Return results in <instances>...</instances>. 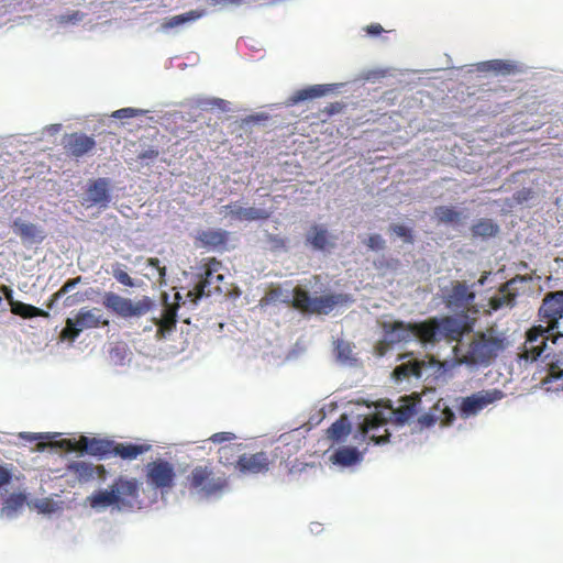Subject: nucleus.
I'll return each mask as SVG.
<instances>
[{
  "instance_id": "f704fd0d",
  "label": "nucleus",
  "mask_w": 563,
  "mask_h": 563,
  "mask_svg": "<svg viewBox=\"0 0 563 563\" xmlns=\"http://www.w3.org/2000/svg\"><path fill=\"white\" fill-rule=\"evenodd\" d=\"M290 305H292V308L302 312L308 313L311 305H313V298H310L309 292L306 290L295 287L292 291V301H290Z\"/></svg>"
},
{
  "instance_id": "6ab92c4d",
  "label": "nucleus",
  "mask_w": 563,
  "mask_h": 563,
  "mask_svg": "<svg viewBox=\"0 0 563 563\" xmlns=\"http://www.w3.org/2000/svg\"><path fill=\"white\" fill-rule=\"evenodd\" d=\"M67 473L75 476L77 483H88L96 478V475L104 474L103 466H95L86 461H73L67 465Z\"/></svg>"
},
{
  "instance_id": "c756f323",
  "label": "nucleus",
  "mask_w": 563,
  "mask_h": 563,
  "mask_svg": "<svg viewBox=\"0 0 563 563\" xmlns=\"http://www.w3.org/2000/svg\"><path fill=\"white\" fill-rule=\"evenodd\" d=\"M362 454L353 446H344L334 452L332 460L334 464L350 466L361 462Z\"/></svg>"
},
{
  "instance_id": "2f4dec72",
  "label": "nucleus",
  "mask_w": 563,
  "mask_h": 563,
  "mask_svg": "<svg viewBox=\"0 0 563 563\" xmlns=\"http://www.w3.org/2000/svg\"><path fill=\"white\" fill-rule=\"evenodd\" d=\"M516 302V295L508 290V284L500 287L499 292L490 298L488 306L492 310H498L500 308H512Z\"/></svg>"
},
{
  "instance_id": "1a4fd4ad",
  "label": "nucleus",
  "mask_w": 563,
  "mask_h": 563,
  "mask_svg": "<svg viewBox=\"0 0 563 563\" xmlns=\"http://www.w3.org/2000/svg\"><path fill=\"white\" fill-rule=\"evenodd\" d=\"M563 318V290L544 295L539 307V319L544 328L558 329V322Z\"/></svg>"
},
{
  "instance_id": "7ed1b4c3",
  "label": "nucleus",
  "mask_w": 563,
  "mask_h": 563,
  "mask_svg": "<svg viewBox=\"0 0 563 563\" xmlns=\"http://www.w3.org/2000/svg\"><path fill=\"white\" fill-rule=\"evenodd\" d=\"M223 269L222 262L216 257H209L203 263L202 278L195 287L196 298L219 294L227 296L231 292L230 284L227 277L221 273Z\"/></svg>"
},
{
  "instance_id": "09e8293b",
  "label": "nucleus",
  "mask_w": 563,
  "mask_h": 563,
  "mask_svg": "<svg viewBox=\"0 0 563 563\" xmlns=\"http://www.w3.org/2000/svg\"><path fill=\"white\" fill-rule=\"evenodd\" d=\"M91 442V438H87L85 435H80L79 439L73 440L71 452H80L84 453L87 451L89 443Z\"/></svg>"
},
{
  "instance_id": "0eeeda50",
  "label": "nucleus",
  "mask_w": 563,
  "mask_h": 563,
  "mask_svg": "<svg viewBox=\"0 0 563 563\" xmlns=\"http://www.w3.org/2000/svg\"><path fill=\"white\" fill-rule=\"evenodd\" d=\"M103 307L121 318H132L144 316L152 309L153 302L151 298L143 297L134 303L115 292H104Z\"/></svg>"
},
{
  "instance_id": "3c124183",
  "label": "nucleus",
  "mask_w": 563,
  "mask_h": 563,
  "mask_svg": "<svg viewBox=\"0 0 563 563\" xmlns=\"http://www.w3.org/2000/svg\"><path fill=\"white\" fill-rule=\"evenodd\" d=\"M384 430V433L383 434H379L378 432H369L368 435H364V437H368L369 440L374 441L375 444L379 445L382 443H385L388 441V432H386V429H382Z\"/></svg>"
},
{
  "instance_id": "4c0bfd02",
  "label": "nucleus",
  "mask_w": 563,
  "mask_h": 563,
  "mask_svg": "<svg viewBox=\"0 0 563 563\" xmlns=\"http://www.w3.org/2000/svg\"><path fill=\"white\" fill-rule=\"evenodd\" d=\"M308 242L314 250H325L329 245V232L322 227L314 225L310 229Z\"/></svg>"
},
{
  "instance_id": "f257e3e1",
  "label": "nucleus",
  "mask_w": 563,
  "mask_h": 563,
  "mask_svg": "<svg viewBox=\"0 0 563 563\" xmlns=\"http://www.w3.org/2000/svg\"><path fill=\"white\" fill-rule=\"evenodd\" d=\"M453 352L461 364L488 367L507 349V338L503 332L488 329L475 332L468 342L456 341Z\"/></svg>"
},
{
  "instance_id": "a18cd8bd",
  "label": "nucleus",
  "mask_w": 563,
  "mask_h": 563,
  "mask_svg": "<svg viewBox=\"0 0 563 563\" xmlns=\"http://www.w3.org/2000/svg\"><path fill=\"white\" fill-rule=\"evenodd\" d=\"M389 230H391V232H394L398 238L404 239L405 242L409 244L413 243L412 231L409 228L401 224H393L389 227Z\"/></svg>"
},
{
  "instance_id": "39448f33",
  "label": "nucleus",
  "mask_w": 563,
  "mask_h": 563,
  "mask_svg": "<svg viewBox=\"0 0 563 563\" xmlns=\"http://www.w3.org/2000/svg\"><path fill=\"white\" fill-rule=\"evenodd\" d=\"M554 330L556 329H548V327L542 324L531 327L527 332V340L523 343L522 352L519 354L520 360L534 362L548 357L549 353H545L548 349L545 342L550 338H552V342H555L558 338H563L562 333L554 334Z\"/></svg>"
},
{
  "instance_id": "4468645a",
  "label": "nucleus",
  "mask_w": 563,
  "mask_h": 563,
  "mask_svg": "<svg viewBox=\"0 0 563 563\" xmlns=\"http://www.w3.org/2000/svg\"><path fill=\"white\" fill-rule=\"evenodd\" d=\"M96 147V141L92 136H88L81 132H73L64 137V151L67 155L75 158H81L85 154L91 152Z\"/></svg>"
},
{
  "instance_id": "8fccbe9b",
  "label": "nucleus",
  "mask_w": 563,
  "mask_h": 563,
  "mask_svg": "<svg viewBox=\"0 0 563 563\" xmlns=\"http://www.w3.org/2000/svg\"><path fill=\"white\" fill-rule=\"evenodd\" d=\"M233 439H235L233 432H216L210 437V441L214 443L231 442Z\"/></svg>"
},
{
  "instance_id": "680f3d73",
  "label": "nucleus",
  "mask_w": 563,
  "mask_h": 563,
  "mask_svg": "<svg viewBox=\"0 0 563 563\" xmlns=\"http://www.w3.org/2000/svg\"><path fill=\"white\" fill-rule=\"evenodd\" d=\"M56 446H58L60 449H65L67 451H71L73 440L71 439H63V440L56 442Z\"/></svg>"
},
{
  "instance_id": "49530a36",
  "label": "nucleus",
  "mask_w": 563,
  "mask_h": 563,
  "mask_svg": "<svg viewBox=\"0 0 563 563\" xmlns=\"http://www.w3.org/2000/svg\"><path fill=\"white\" fill-rule=\"evenodd\" d=\"M112 276H114L115 280L123 286L133 287V280L126 272L122 271L119 265L112 268Z\"/></svg>"
},
{
  "instance_id": "6e6d98bb",
  "label": "nucleus",
  "mask_w": 563,
  "mask_h": 563,
  "mask_svg": "<svg viewBox=\"0 0 563 563\" xmlns=\"http://www.w3.org/2000/svg\"><path fill=\"white\" fill-rule=\"evenodd\" d=\"M53 506H54V504L49 499H44V500L40 501L38 504H36V508H38V510L43 514L52 512Z\"/></svg>"
},
{
  "instance_id": "37998d69",
  "label": "nucleus",
  "mask_w": 563,
  "mask_h": 563,
  "mask_svg": "<svg viewBox=\"0 0 563 563\" xmlns=\"http://www.w3.org/2000/svg\"><path fill=\"white\" fill-rule=\"evenodd\" d=\"M382 429H385L383 427V420L377 418V416L364 418V421L361 423L362 435H368L371 432Z\"/></svg>"
},
{
  "instance_id": "052dcab7",
  "label": "nucleus",
  "mask_w": 563,
  "mask_h": 563,
  "mask_svg": "<svg viewBox=\"0 0 563 563\" xmlns=\"http://www.w3.org/2000/svg\"><path fill=\"white\" fill-rule=\"evenodd\" d=\"M147 265L151 266V267H156L158 268L159 271V276H164L165 275V267H159V260L156 258V257H151L147 260Z\"/></svg>"
},
{
  "instance_id": "bb28decb",
  "label": "nucleus",
  "mask_w": 563,
  "mask_h": 563,
  "mask_svg": "<svg viewBox=\"0 0 563 563\" xmlns=\"http://www.w3.org/2000/svg\"><path fill=\"white\" fill-rule=\"evenodd\" d=\"M478 70L481 73H494L497 75L510 76L517 73V66L509 60L493 59L479 63Z\"/></svg>"
},
{
  "instance_id": "72a5a7b5",
  "label": "nucleus",
  "mask_w": 563,
  "mask_h": 563,
  "mask_svg": "<svg viewBox=\"0 0 563 563\" xmlns=\"http://www.w3.org/2000/svg\"><path fill=\"white\" fill-rule=\"evenodd\" d=\"M241 451L242 444H225L218 450L219 462L225 466L235 465V461L242 456Z\"/></svg>"
},
{
  "instance_id": "473e14b6",
  "label": "nucleus",
  "mask_w": 563,
  "mask_h": 563,
  "mask_svg": "<svg viewBox=\"0 0 563 563\" xmlns=\"http://www.w3.org/2000/svg\"><path fill=\"white\" fill-rule=\"evenodd\" d=\"M203 11L199 10H191L185 14H176L169 19H166L163 23V29L170 30L174 27H177L179 25H184L186 23H189L191 21H196L200 18H202Z\"/></svg>"
},
{
  "instance_id": "79ce46f5",
  "label": "nucleus",
  "mask_w": 563,
  "mask_h": 563,
  "mask_svg": "<svg viewBox=\"0 0 563 563\" xmlns=\"http://www.w3.org/2000/svg\"><path fill=\"white\" fill-rule=\"evenodd\" d=\"M334 353H336L338 360L347 362L353 358V349L351 344L344 340H338L334 343Z\"/></svg>"
},
{
  "instance_id": "ddd939ff",
  "label": "nucleus",
  "mask_w": 563,
  "mask_h": 563,
  "mask_svg": "<svg viewBox=\"0 0 563 563\" xmlns=\"http://www.w3.org/2000/svg\"><path fill=\"white\" fill-rule=\"evenodd\" d=\"M234 466L235 470L243 474H264L269 471L271 459L264 451L255 454L243 453L239 455Z\"/></svg>"
},
{
  "instance_id": "338daca9",
  "label": "nucleus",
  "mask_w": 563,
  "mask_h": 563,
  "mask_svg": "<svg viewBox=\"0 0 563 563\" xmlns=\"http://www.w3.org/2000/svg\"><path fill=\"white\" fill-rule=\"evenodd\" d=\"M276 294H278V291H274L273 295H271V298H275Z\"/></svg>"
},
{
  "instance_id": "b1692460",
  "label": "nucleus",
  "mask_w": 563,
  "mask_h": 563,
  "mask_svg": "<svg viewBox=\"0 0 563 563\" xmlns=\"http://www.w3.org/2000/svg\"><path fill=\"white\" fill-rule=\"evenodd\" d=\"M151 451V444L117 443L112 446L110 456H119L132 461L139 455Z\"/></svg>"
},
{
  "instance_id": "f03ea898",
  "label": "nucleus",
  "mask_w": 563,
  "mask_h": 563,
  "mask_svg": "<svg viewBox=\"0 0 563 563\" xmlns=\"http://www.w3.org/2000/svg\"><path fill=\"white\" fill-rule=\"evenodd\" d=\"M413 338L421 344H434L441 340L460 342L468 331V325L462 320L446 316L442 318H429L421 322L411 323Z\"/></svg>"
},
{
  "instance_id": "412c9836",
  "label": "nucleus",
  "mask_w": 563,
  "mask_h": 563,
  "mask_svg": "<svg viewBox=\"0 0 563 563\" xmlns=\"http://www.w3.org/2000/svg\"><path fill=\"white\" fill-rule=\"evenodd\" d=\"M109 180L99 178L90 181L87 187V202L91 206H100L106 208L109 203Z\"/></svg>"
},
{
  "instance_id": "ea45409f",
  "label": "nucleus",
  "mask_w": 563,
  "mask_h": 563,
  "mask_svg": "<svg viewBox=\"0 0 563 563\" xmlns=\"http://www.w3.org/2000/svg\"><path fill=\"white\" fill-rule=\"evenodd\" d=\"M350 433V423L345 416H341L332 426L328 429L329 439L333 441H341L344 437Z\"/></svg>"
},
{
  "instance_id": "774afa93",
  "label": "nucleus",
  "mask_w": 563,
  "mask_h": 563,
  "mask_svg": "<svg viewBox=\"0 0 563 563\" xmlns=\"http://www.w3.org/2000/svg\"><path fill=\"white\" fill-rule=\"evenodd\" d=\"M40 450H43L45 448V444H38Z\"/></svg>"
},
{
  "instance_id": "6e6552de",
  "label": "nucleus",
  "mask_w": 563,
  "mask_h": 563,
  "mask_svg": "<svg viewBox=\"0 0 563 563\" xmlns=\"http://www.w3.org/2000/svg\"><path fill=\"white\" fill-rule=\"evenodd\" d=\"M175 467L163 459L146 464V483L156 489L172 488L175 483Z\"/></svg>"
},
{
  "instance_id": "cd10ccee",
  "label": "nucleus",
  "mask_w": 563,
  "mask_h": 563,
  "mask_svg": "<svg viewBox=\"0 0 563 563\" xmlns=\"http://www.w3.org/2000/svg\"><path fill=\"white\" fill-rule=\"evenodd\" d=\"M424 361H409L404 363L393 371L394 379L401 382L411 376L420 378L421 369L424 368Z\"/></svg>"
},
{
  "instance_id": "a211bd4d",
  "label": "nucleus",
  "mask_w": 563,
  "mask_h": 563,
  "mask_svg": "<svg viewBox=\"0 0 563 563\" xmlns=\"http://www.w3.org/2000/svg\"><path fill=\"white\" fill-rule=\"evenodd\" d=\"M382 330L388 344L409 342L413 339L412 327L402 321L385 322L382 324Z\"/></svg>"
},
{
  "instance_id": "4be33fe9",
  "label": "nucleus",
  "mask_w": 563,
  "mask_h": 563,
  "mask_svg": "<svg viewBox=\"0 0 563 563\" xmlns=\"http://www.w3.org/2000/svg\"><path fill=\"white\" fill-rule=\"evenodd\" d=\"M176 305L167 303V295H164V309L162 317L155 319L154 322L156 324V338L164 339L167 333L172 332L176 328Z\"/></svg>"
},
{
  "instance_id": "5701e85b",
  "label": "nucleus",
  "mask_w": 563,
  "mask_h": 563,
  "mask_svg": "<svg viewBox=\"0 0 563 563\" xmlns=\"http://www.w3.org/2000/svg\"><path fill=\"white\" fill-rule=\"evenodd\" d=\"M12 230L23 242L41 243L45 239L44 231L38 225L21 219L13 220Z\"/></svg>"
},
{
  "instance_id": "13d9d810",
  "label": "nucleus",
  "mask_w": 563,
  "mask_h": 563,
  "mask_svg": "<svg viewBox=\"0 0 563 563\" xmlns=\"http://www.w3.org/2000/svg\"><path fill=\"white\" fill-rule=\"evenodd\" d=\"M159 155V152H157L156 148H148L146 151H143L140 153L139 158L140 159H154Z\"/></svg>"
},
{
  "instance_id": "a878e982",
  "label": "nucleus",
  "mask_w": 563,
  "mask_h": 563,
  "mask_svg": "<svg viewBox=\"0 0 563 563\" xmlns=\"http://www.w3.org/2000/svg\"><path fill=\"white\" fill-rule=\"evenodd\" d=\"M330 90H331V87L329 85H314V86H309L305 89H298L294 92L292 96L289 97V103L297 104L305 100L322 98L327 93H329Z\"/></svg>"
},
{
  "instance_id": "aec40b11",
  "label": "nucleus",
  "mask_w": 563,
  "mask_h": 563,
  "mask_svg": "<svg viewBox=\"0 0 563 563\" xmlns=\"http://www.w3.org/2000/svg\"><path fill=\"white\" fill-rule=\"evenodd\" d=\"M229 211V216L238 221H258L267 220L271 217V212L266 209H257L254 207H242L238 203H230L225 207Z\"/></svg>"
},
{
  "instance_id": "c03bdc74",
  "label": "nucleus",
  "mask_w": 563,
  "mask_h": 563,
  "mask_svg": "<svg viewBox=\"0 0 563 563\" xmlns=\"http://www.w3.org/2000/svg\"><path fill=\"white\" fill-rule=\"evenodd\" d=\"M145 113L142 109H134V108H123V109H117L114 112H112L111 117L112 119H132L135 117H141Z\"/></svg>"
},
{
  "instance_id": "f8f14e48",
  "label": "nucleus",
  "mask_w": 563,
  "mask_h": 563,
  "mask_svg": "<svg viewBox=\"0 0 563 563\" xmlns=\"http://www.w3.org/2000/svg\"><path fill=\"white\" fill-rule=\"evenodd\" d=\"M107 490L117 495V499L120 503V511L132 510L137 505L140 485L135 478L120 476Z\"/></svg>"
},
{
  "instance_id": "603ef678",
  "label": "nucleus",
  "mask_w": 563,
  "mask_h": 563,
  "mask_svg": "<svg viewBox=\"0 0 563 563\" xmlns=\"http://www.w3.org/2000/svg\"><path fill=\"white\" fill-rule=\"evenodd\" d=\"M81 19H84V13L79 11H74L69 14L63 15V18H60V21H63L64 23H75L80 21Z\"/></svg>"
},
{
  "instance_id": "58836bf2",
  "label": "nucleus",
  "mask_w": 563,
  "mask_h": 563,
  "mask_svg": "<svg viewBox=\"0 0 563 563\" xmlns=\"http://www.w3.org/2000/svg\"><path fill=\"white\" fill-rule=\"evenodd\" d=\"M437 221L441 224H456L461 221V212L453 207L441 206L433 210Z\"/></svg>"
},
{
  "instance_id": "e2e57ef3",
  "label": "nucleus",
  "mask_w": 563,
  "mask_h": 563,
  "mask_svg": "<svg viewBox=\"0 0 563 563\" xmlns=\"http://www.w3.org/2000/svg\"><path fill=\"white\" fill-rule=\"evenodd\" d=\"M214 104L220 107L221 104H223V100H221V99L214 100Z\"/></svg>"
},
{
  "instance_id": "de8ad7c7",
  "label": "nucleus",
  "mask_w": 563,
  "mask_h": 563,
  "mask_svg": "<svg viewBox=\"0 0 563 563\" xmlns=\"http://www.w3.org/2000/svg\"><path fill=\"white\" fill-rule=\"evenodd\" d=\"M367 247L373 251L385 249V240L379 234L369 235L367 239Z\"/></svg>"
},
{
  "instance_id": "f3484780",
  "label": "nucleus",
  "mask_w": 563,
  "mask_h": 563,
  "mask_svg": "<svg viewBox=\"0 0 563 563\" xmlns=\"http://www.w3.org/2000/svg\"><path fill=\"white\" fill-rule=\"evenodd\" d=\"M420 405L421 397L417 393L401 397L399 406L393 409L394 421L400 424L408 422L420 411Z\"/></svg>"
},
{
  "instance_id": "9d476101",
  "label": "nucleus",
  "mask_w": 563,
  "mask_h": 563,
  "mask_svg": "<svg viewBox=\"0 0 563 563\" xmlns=\"http://www.w3.org/2000/svg\"><path fill=\"white\" fill-rule=\"evenodd\" d=\"M475 297L466 282L455 280L450 287L443 289V302L453 311L467 310Z\"/></svg>"
},
{
  "instance_id": "7c9ffc66",
  "label": "nucleus",
  "mask_w": 563,
  "mask_h": 563,
  "mask_svg": "<svg viewBox=\"0 0 563 563\" xmlns=\"http://www.w3.org/2000/svg\"><path fill=\"white\" fill-rule=\"evenodd\" d=\"M115 445V441L91 438L90 444L86 450V453L91 456H97L99 459H104L111 454V450Z\"/></svg>"
},
{
  "instance_id": "864d4df0",
  "label": "nucleus",
  "mask_w": 563,
  "mask_h": 563,
  "mask_svg": "<svg viewBox=\"0 0 563 563\" xmlns=\"http://www.w3.org/2000/svg\"><path fill=\"white\" fill-rule=\"evenodd\" d=\"M12 479V473L3 466H0V488L8 485Z\"/></svg>"
},
{
  "instance_id": "c85d7f7f",
  "label": "nucleus",
  "mask_w": 563,
  "mask_h": 563,
  "mask_svg": "<svg viewBox=\"0 0 563 563\" xmlns=\"http://www.w3.org/2000/svg\"><path fill=\"white\" fill-rule=\"evenodd\" d=\"M88 504H90L92 509H102L113 506L120 511V501H118L117 495L106 489L96 492L88 496Z\"/></svg>"
},
{
  "instance_id": "dca6fc26",
  "label": "nucleus",
  "mask_w": 563,
  "mask_h": 563,
  "mask_svg": "<svg viewBox=\"0 0 563 563\" xmlns=\"http://www.w3.org/2000/svg\"><path fill=\"white\" fill-rule=\"evenodd\" d=\"M353 302L347 294H330L313 298L308 313L329 314L334 308Z\"/></svg>"
},
{
  "instance_id": "bf43d9fd",
  "label": "nucleus",
  "mask_w": 563,
  "mask_h": 563,
  "mask_svg": "<svg viewBox=\"0 0 563 563\" xmlns=\"http://www.w3.org/2000/svg\"><path fill=\"white\" fill-rule=\"evenodd\" d=\"M365 30H367V33L371 34L372 36H377L383 32V27L380 26L379 23H373L368 25L367 29Z\"/></svg>"
},
{
  "instance_id": "a19ab883",
  "label": "nucleus",
  "mask_w": 563,
  "mask_h": 563,
  "mask_svg": "<svg viewBox=\"0 0 563 563\" xmlns=\"http://www.w3.org/2000/svg\"><path fill=\"white\" fill-rule=\"evenodd\" d=\"M81 280L80 276H77L75 278L68 279L66 284L60 286L59 289L55 294L52 295L51 302L47 303V308H53V303L56 302V300L63 298L65 295H67L70 290H73L74 287H76Z\"/></svg>"
},
{
  "instance_id": "e433bc0d",
  "label": "nucleus",
  "mask_w": 563,
  "mask_h": 563,
  "mask_svg": "<svg viewBox=\"0 0 563 563\" xmlns=\"http://www.w3.org/2000/svg\"><path fill=\"white\" fill-rule=\"evenodd\" d=\"M497 231V224H495L490 219H481L472 227L473 236H479L483 239L496 236Z\"/></svg>"
},
{
  "instance_id": "20e7f679",
  "label": "nucleus",
  "mask_w": 563,
  "mask_h": 563,
  "mask_svg": "<svg viewBox=\"0 0 563 563\" xmlns=\"http://www.w3.org/2000/svg\"><path fill=\"white\" fill-rule=\"evenodd\" d=\"M187 486L196 494L206 497L222 494L227 488L228 482L223 475L216 474L209 466H195L189 476H187Z\"/></svg>"
},
{
  "instance_id": "393cba45",
  "label": "nucleus",
  "mask_w": 563,
  "mask_h": 563,
  "mask_svg": "<svg viewBox=\"0 0 563 563\" xmlns=\"http://www.w3.org/2000/svg\"><path fill=\"white\" fill-rule=\"evenodd\" d=\"M198 241L203 247H223L228 241V232L222 229H207L198 234Z\"/></svg>"
},
{
  "instance_id": "4d7b16f0",
  "label": "nucleus",
  "mask_w": 563,
  "mask_h": 563,
  "mask_svg": "<svg viewBox=\"0 0 563 563\" xmlns=\"http://www.w3.org/2000/svg\"><path fill=\"white\" fill-rule=\"evenodd\" d=\"M8 504L12 508H20L24 504V496L12 495L11 498L8 499Z\"/></svg>"
},
{
  "instance_id": "69168bd1",
  "label": "nucleus",
  "mask_w": 563,
  "mask_h": 563,
  "mask_svg": "<svg viewBox=\"0 0 563 563\" xmlns=\"http://www.w3.org/2000/svg\"><path fill=\"white\" fill-rule=\"evenodd\" d=\"M44 438H47V435H37V437H33V439H44Z\"/></svg>"
},
{
  "instance_id": "0e129e2a",
  "label": "nucleus",
  "mask_w": 563,
  "mask_h": 563,
  "mask_svg": "<svg viewBox=\"0 0 563 563\" xmlns=\"http://www.w3.org/2000/svg\"><path fill=\"white\" fill-rule=\"evenodd\" d=\"M332 107H333V108H332V109H330V113H334V112H336V111H338V108H336V107H334V106H332Z\"/></svg>"
},
{
  "instance_id": "2eb2a0df",
  "label": "nucleus",
  "mask_w": 563,
  "mask_h": 563,
  "mask_svg": "<svg viewBox=\"0 0 563 563\" xmlns=\"http://www.w3.org/2000/svg\"><path fill=\"white\" fill-rule=\"evenodd\" d=\"M453 420L454 412L452 409L442 402V400H439L429 412L422 413L417 422H419L420 428H432L437 422H440V426H450Z\"/></svg>"
},
{
  "instance_id": "9b49d317",
  "label": "nucleus",
  "mask_w": 563,
  "mask_h": 563,
  "mask_svg": "<svg viewBox=\"0 0 563 563\" xmlns=\"http://www.w3.org/2000/svg\"><path fill=\"white\" fill-rule=\"evenodd\" d=\"M503 398L504 393L499 389H484L463 398L460 410L465 417L475 416Z\"/></svg>"
},
{
  "instance_id": "5fc2aeb1",
  "label": "nucleus",
  "mask_w": 563,
  "mask_h": 563,
  "mask_svg": "<svg viewBox=\"0 0 563 563\" xmlns=\"http://www.w3.org/2000/svg\"><path fill=\"white\" fill-rule=\"evenodd\" d=\"M81 300H84V298L79 294H74V295L67 296V298L64 299V307L71 308Z\"/></svg>"
},
{
  "instance_id": "423d86ee",
  "label": "nucleus",
  "mask_w": 563,
  "mask_h": 563,
  "mask_svg": "<svg viewBox=\"0 0 563 563\" xmlns=\"http://www.w3.org/2000/svg\"><path fill=\"white\" fill-rule=\"evenodd\" d=\"M109 321L98 313L97 308H81L75 317L67 318L66 327L60 331V339L73 342L82 331L95 329L100 325L107 327Z\"/></svg>"
},
{
  "instance_id": "c9c22d12",
  "label": "nucleus",
  "mask_w": 563,
  "mask_h": 563,
  "mask_svg": "<svg viewBox=\"0 0 563 563\" xmlns=\"http://www.w3.org/2000/svg\"><path fill=\"white\" fill-rule=\"evenodd\" d=\"M12 313H14L21 318H24V319H32L35 317H44V318L48 317L47 311H44L37 307H33L32 305L23 303V302L12 303Z\"/></svg>"
}]
</instances>
